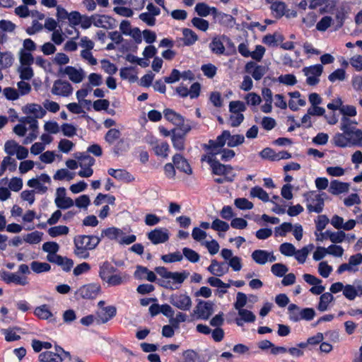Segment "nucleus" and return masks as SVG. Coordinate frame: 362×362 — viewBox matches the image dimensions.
<instances>
[{
	"label": "nucleus",
	"instance_id": "obj_1",
	"mask_svg": "<svg viewBox=\"0 0 362 362\" xmlns=\"http://www.w3.org/2000/svg\"><path fill=\"white\" fill-rule=\"evenodd\" d=\"M100 241L101 238L96 235H76L74 239V252L81 259H88L90 256L89 250H94Z\"/></svg>",
	"mask_w": 362,
	"mask_h": 362
},
{
	"label": "nucleus",
	"instance_id": "obj_2",
	"mask_svg": "<svg viewBox=\"0 0 362 362\" xmlns=\"http://www.w3.org/2000/svg\"><path fill=\"white\" fill-rule=\"evenodd\" d=\"M332 142L334 146L340 148L362 147V130L354 129L341 133L338 132L333 136Z\"/></svg>",
	"mask_w": 362,
	"mask_h": 362
},
{
	"label": "nucleus",
	"instance_id": "obj_3",
	"mask_svg": "<svg viewBox=\"0 0 362 362\" xmlns=\"http://www.w3.org/2000/svg\"><path fill=\"white\" fill-rule=\"evenodd\" d=\"M169 301L173 306L183 311L189 310L192 305L191 298L186 293L173 294Z\"/></svg>",
	"mask_w": 362,
	"mask_h": 362
},
{
	"label": "nucleus",
	"instance_id": "obj_4",
	"mask_svg": "<svg viewBox=\"0 0 362 362\" xmlns=\"http://www.w3.org/2000/svg\"><path fill=\"white\" fill-rule=\"evenodd\" d=\"M228 136H230V132L224 130L221 135L216 137V140L210 139L208 144H203V148L204 150H214L220 153L221 148L228 141Z\"/></svg>",
	"mask_w": 362,
	"mask_h": 362
},
{
	"label": "nucleus",
	"instance_id": "obj_5",
	"mask_svg": "<svg viewBox=\"0 0 362 362\" xmlns=\"http://www.w3.org/2000/svg\"><path fill=\"white\" fill-rule=\"evenodd\" d=\"M100 291V286L98 284H89L80 287L76 292V295L84 299L95 298Z\"/></svg>",
	"mask_w": 362,
	"mask_h": 362
},
{
	"label": "nucleus",
	"instance_id": "obj_6",
	"mask_svg": "<svg viewBox=\"0 0 362 362\" xmlns=\"http://www.w3.org/2000/svg\"><path fill=\"white\" fill-rule=\"evenodd\" d=\"M214 303L210 301L199 300L196 305L194 313L198 319L208 320L214 312Z\"/></svg>",
	"mask_w": 362,
	"mask_h": 362
},
{
	"label": "nucleus",
	"instance_id": "obj_7",
	"mask_svg": "<svg viewBox=\"0 0 362 362\" xmlns=\"http://www.w3.org/2000/svg\"><path fill=\"white\" fill-rule=\"evenodd\" d=\"M304 197L307 202V210L309 213L320 214L323 211L325 204L321 199L315 197L314 192L305 194Z\"/></svg>",
	"mask_w": 362,
	"mask_h": 362
},
{
	"label": "nucleus",
	"instance_id": "obj_8",
	"mask_svg": "<svg viewBox=\"0 0 362 362\" xmlns=\"http://www.w3.org/2000/svg\"><path fill=\"white\" fill-rule=\"evenodd\" d=\"M148 239L153 244L164 243L169 240V230L166 228H156L147 233Z\"/></svg>",
	"mask_w": 362,
	"mask_h": 362
},
{
	"label": "nucleus",
	"instance_id": "obj_9",
	"mask_svg": "<svg viewBox=\"0 0 362 362\" xmlns=\"http://www.w3.org/2000/svg\"><path fill=\"white\" fill-rule=\"evenodd\" d=\"M51 92L55 95L68 97L72 93L73 87L69 82L58 79L54 82Z\"/></svg>",
	"mask_w": 362,
	"mask_h": 362
},
{
	"label": "nucleus",
	"instance_id": "obj_10",
	"mask_svg": "<svg viewBox=\"0 0 362 362\" xmlns=\"http://www.w3.org/2000/svg\"><path fill=\"white\" fill-rule=\"evenodd\" d=\"M59 73L67 75L70 81L75 83H81L84 77V71L82 69H76L74 66H67L65 68H61Z\"/></svg>",
	"mask_w": 362,
	"mask_h": 362
},
{
	"label": "nucleus",
	"instance_id": "obj_11",
	"mask_svg": "<svg viewBox=\"0 0 362 362\" xmlns=\"http://www.w3.org/2000/svg\"><path fill=\"white\" fill-rule=\"evenodd\" d=\"M117 314V309L113 305L106 306L96 312V322L98 325L105 324L112 319Z\"/></svg>",
	"mask_w": 362,
	"mask_h": 362
},
{
	"label": "nucleus",
	"instance_id": "obj_12",
	"mask_svg": "<svg viewBox=\"0 0 362 362\" xmlns=\"http://www.w3.org/2000/svg\"><path fill=\"white\" fill-rule=\"evenodd\" d=\"M267 71L268 68L267 66L258 65L254 62H249L245 65V71L250 74L256 81L260 80Z\"/></svg>",
	"mask_w": 362,
	"mask_h": 362
},
{
	"label": "nucleus",
	"instance_id": "obj_13",
	"mask_svg": "<svg viewBox=\"0 0 362 362\" xmlns=\"http://www.w3.org/2000/svg\"><path fill=\"white\" fill-rule=\"evenodd\" d=\"M194 11L197 13V15L201 17H206L209 14H211L215 20H217V16H223V15L219 13V11L217 10L216 8L210 7L206 3L204 2L197 4L194 8ZM224 17H226V16H224ZM226 18H228V16H226ZM230 18V17H229V18Z\"/></svg>",
	"mask_w": 362,
	"mask_h": 362
},
{
	"label": "nucleus",
	"instance_id": "obj_14",
	"mask_svg": "<svg viewBox=\"0 0 362 362\" xmlns=\"http://www.w3.org/2000/svg\"><path fill=\"white\" fill-rule=\"evenodd\" d=\"M93 25L98 28L112 29L115 27V19L106 15H92Z\"/></svg>",
	"mask_w": 362,
	"mask_h": 362
},
{
	"label": "nucleus",
	"instance_id": "obj_15",
	"mask_svg": "<svg viewBox=\"0 0 362 362\" xmlns=\"http://www.w3.org/2000/svg\"><path fill=\"white\" fill-rule=\"evenodd\" d=\"M1 280L6 284L14 283L17 285L25 286L28 284L27 279L25 276H20L16 273H10L3 271L0 273Z\"/></svg>",
	"mask_w": 362,
	"mask_h": 362
},
{
	"label": "nucleus",
	"instance_id": "obj_16",
	"mask_svg": "<svg viewBox=\"0 0 362 362\" xmlns=\"http://www.w3.org/2000/svg\"><path fill=\"white\" fill-rule=\"evenodd\" d=\"M22 111L25 115H33V117L35 119L42 118L46 114V110L40 105L35 103H30L23 106Z\"/></svg>",
	"mask_w": 362,
	"mask_h": 362
},
{
	"label": "nucleus",
	"instance_id": "obj_17",
	"mask_svg": "<svg viewBox=\"0 0 362 362\" xmlns=\"http://www.w3.org/2000/svg\"><path fill=\"white\" fill-rule=\"evenodd\" d=\"M350 13V8L347 4H341L336 8L335 18L337 21L336 30L341 28L344 21Z\"/></svg>",
	"mask_w": 362,
	"mask_h": 362
},
{
	"label": "nucleus",
	"instance_id": "obj_18",
	"mask_svg": "<svg viewBox=\"0 0 362 362\" xmlns=\"http://www.w3.org/2000/svg\"><path fill=\"white\" fill-rule=\"evenodd\" d=\"M256 320L255 315L250 310L243 309L238 310V317L235 318V322L239 327L243 326L244 323H252Z\"/></svg>",
	"mask_w": 362,
	"mask_h": 362
},
{
	"label": "nucleus",
	"instance_id": "obj_19",
	"mask_svg": "<svg viewBox=\"0 0 362 362\" xmlns=\"http://www.w3.org/2000/svg\"><path fill=\"white\" fill-rule=\"evenodd\" d=\"M173 161L175 168L187 175L192 173V170L187 160L180 154H175L173 157Z\"/></svg>",
	"mask_w": 362,
	"mask_h": 362
},
{
	"label": "nucleus",
	"instance_id": "obj_20",
	"mask_svg": "<svg viewBox=\"0 0 362 362\" xmlns=\"http://www.w3.org/2000/svg\"><path fill=\"white\" fill-rule=\"evenodd\" d=\"M107 173L119 181L131 182L134 180V176L124 169L115 170L110 168L108 169Z\"/></svg>",
	"mask_w": 362,
	"mask_h": 362
},
{
	"label": "nucleus",
	"instance_id": "obj_21",
	"mask_svg": "<svg viewBox=\"0 0 362 362\" xmlns=\"http://www.w3.org/2000/svg\"><path fill=\"white\" fill-rule=\"evenodd\" d=\"M223 40H228V38L225 35H222L212 39L209 44V48L213 53L218 55L224 54L226 49L223 43Z\"/></svg>",
	"mask_w": 362,
	"mask_h": 362
},
{
	"label": "nucleus",
	"instance_id": "obj_22",
	"mask_svg": "<svg viewBox=\"0 0 362 362\" xmlns=\"http://www.w3.org/2000/svg\"><path fill=\"white\" fill-rule=\"evenodd\" d=\"M349 187L348 183L334 180L331 181L328 191L334 195H338L348 192Z\"/></svg>",
	"mask_w": 362,
	"mask_h": 362
},
{
	"label": "nucleus",
	"instance_id": "obj_23",
	"mask_svg": "<svg viewBox=\"0 0 362 362\" xmlns=\"http://www.w3.org/2000/svg\"><path fill=\"white\" fill-rule=\"evenodd\" d=\"M124 234V232L121 229L115 227H110L102 230L100 238L107 237L111 240H114L119 242Z\"/></svg>",
	"mask_w": 362,
	"mask_h": 362
},
{
	"label": "nucleus",
	"instance_id": "obj_24",
	"mask_svg": "<svg viewBox=\"0 0 362 362\" xmlns=\"http://www.w3.org/2000/svg\"><path fill=\"white\" fill-rule=\"evenodd\" d=\"M344 296L349 300H353L358 296H362V284H359L357 287L353 285L347 284L344 286L343 291Z\"/></svg>",
	"mask_w": 362,
	"mask_h": 362
},
{
	"label": "nucleus",
	"instance_id": "obj_25",
	"mask_svg": "<svg viewBox=\"0 0 362 362\" xmlns=\"http://www.w3.org/2000/svg\"><path fill=\"white\" fill-rule=\"evenodd\" d=\"M38 358L40 362H62L64 361L61 354L49 351L41 353Z\"/></svg>",
	"mask_w": 362,
	"mask_h": 362
},
{
	"label": "nucleus",
	"instance_id": "obj_26",
	"mask_svg": "<svg viewBox=\"0 0 362 362\" xmlns=\"http://www.w3.org/2000/svg\"><path fill=\"white\" fill-rule=\"evenodd\" d=\"M116 271V267H113L109 262L105 261L100 265L99 276L105 281Z\"/></svg>",
	"mask_w": 362,
	"mask_h": 362
},
{
	"label": "nucleus",
	"instance_id": "obj_27",
	"mask_svg": "<svg viewBox=\"0 0 362 362\" xmlns=\"http://www.w3.org/2000/svg\"><path fill=\"white\" fill-rule=\"evenodd\" d=\"M267 1L271 3L270 8L273 15L276 18H280L286 14V5L284 2L279 1L272 2L270 0Z\"/></svg>",
	"mask_w": 362,
	"mask_h": 362
},
{
	"label": "nucleus",
	"instance_id": "obj_28",
	"mask_svg": "<svg viewBox=\"0 0 362 362\" xmlns=\"http://www.w3.org/2000/svg\"><path fill=\"white\" fill-rule=\"evenodd\" d=\"M171 139L175 149L182 151L185 148V136L180 132H177L176 129L172 130Z\"/></svg>",
	"mask_w": 362,
	"mask_h": 362
},
{
	"label": "nucleus",
	"instance_id": "obj_29",
	"mask_svg": "<svg viewBox=\"0 0 362 362\" xmlns=\"http://www.w3.org/2000/svg\"><path fill=\"white\" fill-rule=\"evenodd\" d=\"M165 118L175 125H180L184 122V117L171 109H165L163 111Z\"/></svg>",
	"mask_w": 362,
	"mask_h": 362
},
{
	"label": "nucleus",
	"instance_id": "obj_30",
	"mask_svg": "<svg viewBox=\"0 0 362 362\" xmlns=\"http://www.w3.org/2000/svg\"><path fill=\"white\" fill-rule=\"evenodd\" d=\"M34 314L41 320H49L53 317V314L47 304L37 307L34 310Z\"/></svg>",
	"mask_w": 362,
	"mask_h": 362
},
{
	"label": "nucleus",
	"instance_id": "obj_31",
	"mask_svg": "<svg viewBox=\"0 0 362 362\" xmlns=\"http://www.w3.org/2000/svg\"><path fill=\"white\" fill-rule=\"evenodd\" d=\"M314 248L313 244H309L305 247H303L302 249L296 250V253L294 254V257L296 259L298 262L300 264H303L306 259L308 255H309L310 252Z\"/></svg>",
	"mask_w": 362,
	"mask_h": 362
},
{
	"label": "nucleus",
	"instance_id": "obj_32",
	"mask_svg": "<svg viewBox=\"0 0 362 362\" xmlns=\"http://www.w3.org/2000/svg\"><path fill=\"white\" fill-rule=\"evenodd\" d=\"M13 61V54L11 52H0V69L11 66Z\"/></svg>",
	"mask_w": 362,
	"mask_h": 362
},
{
	"label": "nucleus",
	"instance_id": "obj_33",
	"mask_svg": "<svg viewBox=\"0 0 362 362\" xmlns=\"http://www.w3.org/2000/svg\"><path fill=\"white\" fill-rule=\"evenodd\" d=\"M269 252L264 250H256L252 253V259L257 264L263 265L268 262Z\"/></svg>",
	"mask_w": 362,
	"mask_h": 362
},
{
	"label": "nucleus",
	"instance_id": "obj_34",
	"mask_svg": "<svg viewBox=\"0 0 362 362\" xmlns=\"http://www.w3.org/2000/svg\"><path fill=\"white\" fill-rule=\"evenodd\" d=\"M334 300V296L331 293L327 292L321 295L320 298V302L317 305V309L324 312L327 310L329 303Z\"/></svg>",
	"mask_w": 362,
	"mask_h": 362
},
{
	"label": "nucleus",
	"instance_id": "obj_35",
	"mask_svg": "<svg viewBox=\"0 0 362 362\" xmlns=\"http://www.w3.org/2000/svg\"><path fill=\"white\" fill-rule=\"evenodd\" d=\"M182 35L184 36V44L187 46L194 45L198 40L197 35L189 28H183Z\"/></svg>",
	"mask_w": 362,
	"mask_h": 362
},
{
	"label": "nucleus",
	"instance_id": "obj_36",
	"mask_svg": "<svg viewBox=\"0 0 362 362\" xmlns=\"http://www.w3.org/2000/svg\"><path fill=\"white\" fill-rule=\"evenodd\" d=\"M323 235H327L329 240L333 243H341L345 240L346 237V233L342 230L337 232L326 230Z\"/></svg>",
	"mask_w": 362,
	"mask_h": 362
},
{
	"label": "nucleus",
	"instance_id": "obj_37",
	"mask_svg": "<svg viewBox=\"0 0 362 362\" xmlns=\"http://www.w3.org/2000/svg\"><path fill=\"white\" fill-rule=\"evenodd\" d=\"M250 197H257L260 200L267 202L269 201V194L264 191L262 187L259 186H255L250 189Z\"/></svg>",
	"mask_w": 362,
	"mask_h": 362
},
{
	"label": "nucleus",
	"instance_id": "obj_38",
	"mask_svg": "<svg viewBox=\"0 0 362 362\" xmlns=\"http://www.w3.org/2000/svg\"><path fill=\"white\" fill-rule=\"evenodd\" d=\"M69 228L66 226H57L48 229L47 233L52 238H56L60 235H66L69 233Z\"/></svg>",
	"mask_w": 362,
	"mask_h": 362
},
{
	"label": "nucleus",
	"instance_id": "obj_39",
	"mask_svg": "<svg viewBox=\"0 0 362 362\" xmlns=\"http://www.w3.org/2000/svg\"><path fill=\"white\" fill-rule=\"evenodd\" d=\"M323 71V66L321 64H315L310 66H306L303 69V72L305 76H320Z\"/></svg>",
	"mask_w": 362,
	"mask_h": 362
},
{
	"label": "nucleus",
	"instance_id": "obj_40",
	"mask_svg": "<svg viewBox=\"0 0 362 362\" xmlns=\"http://www.w3.org/2000/svg\"><path fill=\"white\" fill-rule=\"evenodd\" d=\"M315 315V311L313 308H306L300 310L299 316L294 317L295 320H301L310 321L314 318Z\"/></svg>",
	"mask_w": 362,
	"mask_h": 362
},
{
	"label": "nucleus",
	"instance_id": "obj_41",
	"mask_svg": "<svg viewBox=\"0 0 362 362\" xmlns=\"http://www.w3.org/2000/svg\"><path fill=\"white\" fill-rule=\"evenodd\" d=\"M357 122L356 120H352L349 119L348 117H342L340 122V129L342 132H346L349 130H352L354 129H357Z\"/></svg>",
	"mask_w": 362,
	"mask_h": 362
},
{
	"label": "nucleus",
	"instance_id": "obj_42",
	"mask_svg": "<svg viewBox=\"0 0 362 362\" xmlns=\"http://www.w3.org/2000/svg\"><path fill=\"white\" fill-rule=\"evenodd\" d=\"M19 327H13L8 329H2L1 332L5 335V339L6 341H18L21 339L20 335L17 334L15 330H20Z\"/></svg>",
	"mask_w": 362,
	"mask_h": 362
},
{
	"label": "nucleus",
	"instance_id": "obj_43",
	"mask_svg": "<svg viewBox=\"0 0 362 362\" xmlns=\"http://www.w3.org/2000/svg\"><path fill=\"white\" fill-rule=\"evenodd\" d=\"M30 268L34 272L40 274L42 272H49L51 269V266L46 262L33 261L30 264Z\"/></svg>",
	"mask_w": 362,
	"mask_h": 362
},
{
	"label": "nucleus",
	"instance_id": "obj_44",
	"mask_svg": "<svg viewBox=\"0 0 362 362\" xmlns=\"http://www.w3.org/2000/svg\"><path fill=\"white\" fill-rule=\"evenodd\" d=\"M43 233L42 232L35 230L30 233L26 234L23 237V240L30 244H37L42 240Z\"/></svg>",
	"mask_w": 362,
	"mask_h": 362
},
{
	"label": "nucleus",
	"instance_id": "obj_45",
	"mask_svg": "<svg viewBox=\"0 0 362 362\" xmlns=\"http://www.w3.org/2000/svg\"><path fill=\"white\" fill-rule=\"evenodd\" d=\"M246 110L245 103L240 100L231 101L229 103V110L233 114H242Z\"/></svg>",
	"mask_w": 362,
	"mask_h": 362
},
{
	"label": "nucleus",
	"instance_id": "obj_46",
	"mask_svg": "<svg viewBox=\"0 0 362 362\" xmlns=\"http://www.w3.org/2000/svg\"><path fill=\"white\" fill-rule=\"evenodd\" d=\"M54 203L58 209H67L74 206V201L71 197H66L64 199L55 198Z\"/></svg>",
	"mask_w": 362,
	"mask_h": 362
},
{
	"label": "nucleus",
	"instance_id": "obj_47",
	"mask_svg": "<svg viewBox=\"0 0 362 362\" xmlns=\"http://www.w3.org/2000/svg\"><path fill=\"white\" fill-rule=\"evenodd\" d=\"M191 22L194 27L201 31L205 32L209 29V23L204 18L194 17L192 19Z\"/></svg>",
	"mask_w": 362,
	"mask_h": 362
},
{
	"label": "nucleus",
	"instance_id": "obj_48",
	"mask_svg": "<svg viewBox=\"0 0 362 362\" xmlns=\"http://www.w3.org/2000/svg\"><path fill=\"white\" fill-rule=\"evenodd\" d=\"M247 302V297L245 293L238 292L236 296V300L234 303V308L238 311L244 309Z\"/></svg>",
	"mask_w": 362,
	"mask_h": 362
},
{
	"label": "nucleus",
	"instance_id": "obj_49",
	"mask_svg": "<svg viewBox=\"0 0 362 362\" xmlns=\"http://www.w3.org/2000/svg\"><path fill=\"white\" fill-rule=\"evenodd\" d=\"M121 136V132L117 129H110L105 136V140L110 144H112Z\"/></svg>",
	"mask_w": 362,
	"mask_h": 362
},
{
	"label": "nucleus",
	"instance_id": "obj_50",
	"mask_svg": "<svg viewBox=\"0 0 362 362\" xmlns=\"http://www.w3.org/2000/svg\"><path fill=\"white\" fill-rule=\"evenodd\" d=\"M182 256L184 255L187 259L193 263L197 262L200 258L199 255L197 252L188 247H184L182 249Z\"/></svg>",
	"mask_w": 362,
	"mask_h": 362
},
{
	"label": "nucleus",
	"instance_id": "obj_51",
	"mask_svg": "<svg viewBox=\"0 0 362 362\" xmlns=\"http://www.w3.org/2000/svg\"><path fill=\"white\" fill-rule=\"evenodd\" d=\"M211 168L212 173L214 175H226V169L230 168V165L222 164L217 160L214 163H213Z\"/></svg>",
	"mask_w": 362,
	"mask_h": 362
},
{
	"label": "nucleus",
	"instance_id": "obj_52",
	"mask_svg": "<svg viewBox=\"0 0 362 362\" xmlns=\"http://www.w3.org/2000/svg\"><path fill=\"white\" fill-rule=\"evenodd\" d=\"M182 259L183 256L179 251L161 256V259L165 263L180 262Z\"/></svg>",
	"mask_w": 362,
	"mask_h": 362
},
{
	"label": "nucleus",
	"instance_id": "obj_53",
	"mask_svg": "<svg viewBox=\"0 0 362 362\" xmlns=\"http://www.w3.org/2000/svg\"><path fill=\"white\" fill-rule=\"evenodd\" d=\"M245 141V137L242 134L231 135L228 138L227 145L229 147H235Z\"/></svg>",
	"mask_w": 362,
	"mask_h": 362
},
{
	"label": "nucleus",
	"instance_id": "obj_54",
	"mask_svg": "<svg viewBox=\"0 0 362 362\" xmlns=\"http://www.w3.org/2000/svg\"><path fill=\"white\" fill-rule=\"evenodd\" d=\"M19 144L14 140H8L4 144V151L8 156H11L16 154Z\"/></svg>",
	"mask_w": 362,
	"mask_h": 362
},
{
	"label": "nucleus",
	"instance_id": "obj_55",
	"mask_svg": "<svg viewBox=\"0 0 362 362\" xmlns=\"http://www.w3.org/2000/svg\"><path fill=\"white\" fill-rule=\"evenodd\" d=\"M153 150L157 156L167 157L169 151V145L167 142H162L161 144H157L154 147Z\"/></svg>",
	"mask_w": 362,
	"mask_h": 362
},
{
	"label": "nucleus",
	"instance_id": "obj_56",
	"mask_svg": "<svg viewBox=\"0 0 362 362\" xmlns=\"http://www.w3.org/2000/svg\"><path fill=\"white\" fill-rule=\"evenodd\" d=\"M293 226L291 223L284 222L279 226L275 228V235L284 237L288 232L292 230Z\"/></svg>",
	"mask_w": 362,
	"mask_h": 362
},
{
	"label": "nucleus",
	"instance_id": "obj_57",
	"mask_svg": "<svg viewBox=\"0 0 362 362\" xmlns=\"http://www.w3.org/2000/svg\"><path fill=\"white\" fill-rule=\"evenodd\" d=\"M279 251L285 256L291 257L296 253V247L291 243H284L280 245Z\"/></svg>",
	"mask_w": 362,
	"mask_h": 362
},
{
	"label": "nucleus",
	"instance_id": "obj_58",
	"mask_svg": "<svg viewBox=\"0 0 362 362\" xmlns=\"http://www.w3.org/2000/svg\"><path fill=\"white\" fill-rule=\"evenodd\" d=\"M211 228L216 231L226 232L229 229V224L218 218H216L211 223Z\"/></svg>",
	"mask_w": 362,
	"mask_h": 362
},
{
	"label": "nucleus",
	"instance_id": "obj_59",
	"mask_svg": "<svg viewBox=\"0 0 362 362\" xmlns=\"http://www.w3.org/2000/svg\"><path fill=\"white\" fill-rule=\"evenodd\" d=\"M189 273L187 271H183L182 272H170L169 279L173 280V281L176 284H181L188 277Z\"/></svg>",
	"mask_w": 362,
	"mask_h": 362
},
{
	"label": "nucleus",
	"instance_id": "obj_60",
	"mask_svg": "<svg viewBox=\"0 0 362 362\" xmlns=\"http://www.w3.org/2000/svg\"><path fill=\"white\" fill-rule=\"evenodd\" d=\"M288 267L281 263H276L272 266L271 271L276 276L282 277L288 272Z\"/></svg>",
	"mask_w": 362,
	"mask_h": 362
},
{
	"label": "nucleus",
	"instance_id": "obj_61",
	"mask_svg": "<svg viewBox=\"0 0 362 362\" xmlns=\"http://www.w3.org/2000/svg\"><path fill=\"white\" fill-rule=\"evenodd\" d=\"M127 276L125 274L111 275L105 281L112 286H115L123 284L125 281Z\"/></svg>",
	"mask_w": 362,
	"mask_h": 362
},
{
	"label": "nucleus",
	"instance_id": "obj_62",
	"mask_svg": "<svg viewBox=\"0 0 362 362\" xmlns=\"http://www.w3.org/2000/svg\"><path fill=\"white\" fill-rule=\"evenodd\" d=\"M332 22V18L330 16H326L322 17L316 25V28L319 31L324 32L330 27Z\"/></svg>",
	"mask_w": 362,
	"mask_h": 362
},
{
	"label": "nucleus",
	"instance_id": "obj_63",
	"mask_svg": "<svg viewBox=\"0 0 362 362\" xmlns=\"http://www.w3.org/2000/svg\"><path fill=\"white\" fill-rule=\"evenodd\" d=\"M234 204L241 210L252 209L253 204L246 198H237L235 199Z\"/></svg>",
	"mask_w": 362,
	"mask_h": 362
},
{
	"label": "nucleus",
	"instance_id": "obj_64",
	"mask_svg": "<svg viewBox=\"0 0 362 362\" xmlns=\"http://www.w3.org/2000/svg\"><path fill=\"white\" fill-rule=\"evenodd\" d=\"M183 358L180 362H197L198 354L193 350L189 349L183 352Z\"/></svg>",
	"mask_w": 362,
	"mask_h": 362
}]
</instances>
